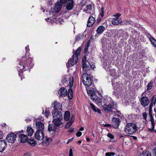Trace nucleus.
<instances>
[{
  "mask_svg": "<svg viewBox=\"0 0 156 156\" xmlns=\"http://www.w3.org/2000/svg\"><path fill=\"white\" fill-rule=\"evenodd\" d=\"M74 78L71 76L69 78V84L70 88L69 90L68 91H67V95L68 98L69 99H72L73 98V92L72 89L73 83V80Z\"/></svg>",
  "mask_w": 156,
  "mask_h": 156,
  "instance_id": "obj_10",
  "label": "nucleus"
},
{
  "mask_svg": "<svg viewBox=\"0 0 156 156\" xmlns=\"http://www.w3.org/2000/svg\"><path fill=\"white\" fill-rule=\"evenodd\" d=\"M79 6V5H76V7H75L74 9V11L73 12V14H76L77 12L79 11V9H77V8H78L77 7V6Z\"/></svg>",
  "mask_w": 156,
  "mask_h": 156,
  "instance_id": "obj_44",
  "label": "nucleus"
},
{
  "mask_svg": "<svg viewBox=\"0 0 156 156\" xmlns=\"http://www.w3.org/2000/svg\"><path fill=\"white\" fill-rule=\"evenodd\" d=\"M120 121L119 118L113 117L112 118V127L115 129H117L120 124Z\"/></svg>",
  "mask_w": 156,
  "mask_h": 156,
  "instance_id": "obj_11",
  "label": "nucleus"
},
{
  "mask_svg": "<svg viewBox=\"0 0 156 156\" xmlns=\"http://www.w3.org/2000/svg\"><path fill=\"white\" fill-rule=\"evenodd\" d=\"M55 126L53 124L49 123L48 126V130L49 132L55 131Z\"/></svg>",
  "mask_w": 156,
  "mask_h": 156,
  "instance_id": "obj_28",
  "label": "nucleus"
},
{
  "mask_svg": "<svg viewBox=\"0 0 156 156\" xmlns=\"http://www.w3.org/2000/svg\"><path fill=\"white\" fill-rule=\"evenodd\" d=\"M75 120V116L74 115H73L71 117V119L70 121L71 122H72V123H73L74 121Z\"/></svg>",
  "mask_w": 156,
  "mask_h": 156,
  "instance_id": "obj_54",
  "label": "nucleus"
},
{
  "mask_svg": "<svg viewBox=\"0 0 156 156\" xmlns=\"http://www.w3.org/2000/svg\"><path fill=\"white\" fill-rule=\"evenodd\" d=\"M115 154V152H109L106 153L105 154V156H114Z\"/></svg>",
  "mask_w": 156,
  "mask_h": 156,
  "instance_id": "obj_40",
  "label": "nucleus"
},
{
  "mask_svg": "<svg viewBox=\"0 0 156 156\" xmlns=\"http://www.w3.org/2000/svg\"><path fill=\"white\" fill-rule=\"evenodd\" d=\"M33 58L31 57L27 58L25 56H23L20 60L18 66L19 68V75L22 77L23 71L29 70L32 68Z\"/></svg>",
  "mask_w": 156,
  "mask_h": 156,
  "instance_id": "obj_2",
  "label": "nucleus"
},
{
  "mask_svg": "<svg viewBox=\"0 0 156 156\" xmlns=\"http://www.w3.org/2000/svg\"><path fill=\"white\" fill-rule=\"evenodd\" d=\"M88 46L87 45H86L85 47L84 53H86L88 51Z\"/></svg>",
  "mask_w": 156,
  "mask_h": 156,
  "instance_id": "obj_52",
  "label": "nucleus"
},
{
  "mask_svg": "<svg viewBox=\"0 0 156 156\" xmlns=\"http://www.w3.org/2000/svg\"><path fill=\"white\" fill-rule=\"evenodd\" d=\"M26 131L27 133V135L29 136H31L34 132V130L29 125L27 127Z\"/></svg>",
  "mask_w": 156,
  "mask_h": 156,
  "instance_id": "obj_26",
  "label": "nucleus"
},
{
  "mask_svg": "<svg viewBox=\"0 0 156 156\" xmlns=\"http://www.w3.org/2000/svg\"><path fill=\"white\" fill-rule=\"evenodd\" d=\"M147 36L151 44L154 47H156V40L149 34H148Z\"/></svg>",
  "mask_w": 156,
  "mask_h": 156,
  "instance_id": "obj_25",
  "label": "nucleus"
},
{
  "mask_svg": "<svg viewBox=\"0 0 156 156\" xmlns=\"http://www.w3.org/2000/svg\"><path fill=\"white\" fill-rule=\"evenodd\" d=\"M142 114L143 119L145 120V122H146L147 121V114L146 112H143Z\"/></svg>",
  "mask_w": 156,
  "mask_h": 156,
  "instance_id": "obj_38",
  "label": "nucleus"
},
{
  "mask_svg": "<svg viewBox=\"0 0 156 156\" xmlns=\"http://www.w3.org/2000/svg\"><path fill=\"white\" fill-rule=\"evenodd\" d=\"M83 37L84 35L83 34H79L76 37V41H79L80 39H83Z\"/></svg>",
  "mask_w": 156,
  "mask_h": 156,
  "instance_id": "obj_33",
  "label": "nucleus"
},
{
  "mask_svg": "<svg viewBox=\"0 0 156 156\" xmlns=\"http://www.w3.org/2000/svg\"><path fill=\"white\" fill-rule=\"evenodd\" d=\"M57 114L55 117H53L54 118L52 122L54 123V125L56 127H59L62 124L61 120L62 119V114L61 112H58Z\"/></svg>",
  "mask_w": 156,
  "mask_h": 156,
  "instance_id": "obj_7",
  "label": "nucleus"
},
{
  "mask_svg": "<svg viewBox=\"0 0 156 156\" xmlns=\"http://www.w3.org/2000/svg\"><path fill=\"white\" fill-rule=\"evenodd\" d=\"M36 127L37 130L41 132V133L43 135L44 128V123L41 121H37L36 122Z\"/></svg>",
  "mask_w": 156,
  "mask_h": 156,
  "instance_id": "obj_13",
  "label": "nucleus"
},
{
  "mask_svg": "<svg viewBox=\"0 0 156 156\" xmlns=\"http://www.w3.org/2000/svg\"><path fill=\"white\" fill-rule=\"evenodd\" d=\"M154 154L155 155H156V146L154 147Z\"/></svg>",
  "mask_w": 156,
  "mask_h": 156,
  "instance_id": "obj_64",
  "label": "nucleus"
},
{
  "mask_svg": "<svg viewBox=\"0 0 156 156\" xmlns=\"http://www.w3.org/2000/svg\"><path fill=\"white\" fill-rule=\"evenodd\" d=\"M82 133L79 131H78L76 133V135L77 137L80 136L82 135Z\"/></svg>",
  "mask_w": 156,
  "mask_h": 156,
  "instance_id": "obj_51",
  "label": "nucleus"
},
{
  "mask_svg": "<svg viewBox=\"0 0 156 156\" xmlns=\"http://www.w3.org/2000/svg\"><path fill=\"white\" fill-rule=\"evenodd\" d=\"M87 93L90 95V98L99 106L101 105L102 108L105 112H113L112 110L114 108L115 103L112 99L109 97H106L103 100V104L102 101V96L101 94H98V96L95 92L92 90H90Z\"/></svg>",
  "mask_w": 156,
  "mask_h": 156,
  "instance_id": "obj_1",
  "label": "nucleus"
},
{
  "mask_svg": "<svg viewBox=\"0 0 156 156\" xmlns=\"http://www.w3.org/2000/svg\"><path fill=\"white\" fill-rule=\"evenodd\" d=\"M67 80L65 76L62 77V84H64L65 83H67Z\"/></svg>",
  "mask_w": 156,
  "mask_h": 156,
  "instance_id": "obj_39",
  "label": "nucleus"
},
{
  "mask_svg": "<svg viewBox=\"0 0 156 156\" xmlns=\"http://www.w3.org/2000/svg\"><path fill=\"white\" fill-rule=\"evenodd\" d=\"M81 50V47H79L76 51L75 53H73L72 58L69 59L66 64V66L68 68H70V65L72 66L76 64L79 59V55L80 54Z\"/></svg>",
  "mask_w": 156,
  "mask_h": 156,
  "instance_id": "obj_3",
  "label": "nucleus"
},
{
  "mask_svg": "<svg viewBox=\"0 0 156 156\" xmlns=\"http://www.w3.org/2000/svg\"><path fill=\"white\" fill-rule=\"evenodd\" d=\"M23 130H22L16 132L15 133H16V134H18L19 133H23Z\"/></svg>",
  "mask_w": 156,
  "mask_h": 156,
  "instance_id": "obj_60",
  "label": "nucleus"
},
{
  "mask_svg": "<svg viewBox=\"0 0 156 156\" xmlns=\"http://www.w3.org/2000/svg\"><path fill=\"white\" fill-rule=\"evenodd\" d=\"M122 22V20L120 18L114 17L112 18V24L118 25L121 24Z\"/></svg>",
  "mask_w": 156,
  "mask_h": 156,
  "instance_id": "obj_21",
  "label": "nucleus"
},
{
  "mask_svg": "<svg viewBox=\"0 0 156 156\" xmlns=\"http://www.w3.org/2000/svg\"><path fill=\"white\" fill-rule=\"evenodd\" d=\"M100 13L99 15L101 16V17H103L104 15V8L103 7H102L100 10Z\"/></svg>",
  "mask_w": 156,
  "mask_h": 156,
  "instance_id": "obj_36",
  "label": "nucleus"
},
{
  "mask_svg": "<svg viewBox=\"0 0 156 156\" xmlns=\"http://www.w3.org/2000/svg\"><path fill=\"white\" fill-rule=\"evenodd\" d=\"M147 36L151 44L154 47H156V40L149 34H148Z\"/></svg>",
  "mask_w": 156,
  "mask_h": 156,
  "instance_id": "obj_24",
  "label": "nucleus"
},
{
  "mask_svg": "<svg viewBox=\"0 0 156 156\" xmlns=\"http://www.w3.org/2000/svg\"><path fill=\"white\" fill-rule=\"evenodd\" d=\"M95 22V19L92 16H90L87 21V26L88 27H91Z\"/></svg>",
  "mask_w": 156,
  "mask_h": 156,
  "instance_id": "obj_18",
  "label": "nucleus"
},
{
  "mask_svg": "<svg viewBox=\"0 0 156 156\" xmlns=\"http://www.w3.org/2000/svg\"><path fill=\"white\" fill-rule=\"evenodd\" d=\"M150 100L149 107L152 108L153 106H155L156 104V95H153L150 98Z\"/></svg>",
  "mask_w": 156,
  "mask_h": 156,
  "instance_id": "obj_20",
  "label": "nucleus"
},
{
  "mask_svg": "<svg viewBox=\"0 0 156 156\" xmlns=\"http://www.w3.org/2000/svg\"><path fill=\"white\" fill-rule=\"evenodd\" d=\"M86 57L85 56H84L82 59V63H86Z\"/></svg>",
  "mask_w": 156,
  "mask_h": 156,
  "instance_id": "obj_49",
  "label": "nucleus"
},
{
  "mask_svg": "<svg viewBox=\"0 0 156 156\" xmlns=\"http://www.w3.org/2000/svg\"><path fill=\"white\" fill-rule=\"evenodd\" d=\"M62 1L63 0H60V2L55 3L54 9L56 12H58L61 10L63 4Z\"/></svg>",
  "mask_w": 156,
  "mask_h": 156,
  "instance_id": "obj_17",
  "label": "nucleus"
},
{
  "mask_svg": "<svg viewBox=\"0 0 156 156\" xmlns=\"http://www.w3.org/2000/svg\"><path fill=\"white\" fill-rule=\"evenodd\" d=\"M62 2L63 4H65L66 8L68 10H72L73 8L75 5L73 0H63Z\"/></svg>",
  "mask_w": 156,
  "mask_h": 156,
  "instance_id": "obj_8",
  "label": "nucleus"
},
{
  "mask_svg": "<svg viewBox=\"0 0 156 156\" xmlns=\"http://www.w3.org/2000/svg\"><path fill=\"white\" fill-rule=\"evenodd\" d=\"M70 112L69 111H66L65 112L64 116V119L66 121H68L69 120L70 118Z\"/></svg>",
  "mask_w": 156,
  "mask_h": 156,
  "instance_id": "obj_30",
  "label": "nucleus"
},
{
  "mask_svg": "<svg viewBox=\"0 0 156 156\" xmlns=\"http://www.w3.org/2000/svg\"><path fill=\"white\" fill-rule=\"evenodd\" d=\"M7 144L5 140H0V152H3L6 148Z\"/></svg>",
  "mask_w": 156,
  "mask_h": 156,
  "instance_id": "obj_14",
  "label": "nucleus"
},
{
  "mask_svg": "<svg viewBox=\"0 0 156 156\" xmlns=\"http://www.w3.org/2000/svg\"><path fill=\"white\" fill-rule=\"evenodd\" d=\"M87 9L88 10H91L92 9V6L90 4L87 6Z\"/></svg>",
  "mask_w": 156,
  "mask_h": 156,
  "instance_id": "obj_55",
  "label": "nucleus"
},
{
  "mask_svg": "<svg viewBox=\"0 0 156 156\" xmlns=\"http://www.w3.org/2000/svg\"><path fill=\"white\" fill-rule=\"evenodd\" d=\"M90 105L93 111L94 112L96 111V109L97 108L92 103H90Z\"/></svg>",
  "mask_w": 156,
  "mask_h": 156,
  "instance_id": "obj_43",
  "label": "nucleus"
},
{
  "mask_svg": "<svg viewBox=\"0 0 156 156\" xmlns=\"http://www.w3.org/2000/svg\"><path fill=\"white\" fill-rule=\"evenodd\" d=\"M25 49H26V52L29 51L30 49H29L28 45H27Z\"/></svg>",
  "mask_w": 156,
  "mask_h": 156,
  "instance_id": "obj_62",
  "label": "nucleus"
},
{
  "mask_svg": "<svg viewBox=\"0 0 156 156\" xmlns=\"http://www.w3.org/2000/svg\"><path fill=\"white\" fill-rule=\"evenodd\" d=\"M102 18V17H101V18L99 17L98 18V19H97V23H99L101 22Z\"/></svg>",
  "mask_w": 156,
  "mask_h": 156,
  "instance_id": "obj_58",
  "label": "nucleus"
},
{
  "mask_svg": "<svg viewBox=\"0 0 156 156\" xmlns=\"http://www.w3.org/2000/svg\"><path fill=\"white\" fill-rule=\"evenodd\" d=\"M45 116L47 118H48V117L49 115L51 114L50 112L48 110H45Z\"/></svg>",
  "mask_w": 156,
  "mask_h": 156,
  "instance_id": "obj_45",
  "label": "nucleus"
},
{
  "mask_svg": "<svg viewBox=\"0 0 156 156\" xmlns=\"http://www.w3.org/2000/svg\"><path fill=\"white\" fill-rule=\"evenodd\" d=\"M90 105L93 111L94 112L96 111V109L97 108L92 103H90Z\"/></svg>",
  "mask_w": 156,
  "mask_h": 156,
  "instance_id": "obj_42",
  "label": "nucleus"
},
{
  "mask_svg": "<svg viewBox=\"0 0 156 156\" xmlns=\"http://www.w3.org/2000/svg\"><path fill=\"white\" fill-rule=\"evenodd\" d=\"M152 108L149 107V116L150 117V118H153L152 115Z\"/></svg>",
  "mask_w": 156,
  "mask_h": 156,
  "instance_id": "obj_37",
  "label": "nucleus"
},
{
  "mask_svg": "<svg viewBox=\"0 0 156 156\" xmlns=\"http://www.w3.org/2000/svg\"><path fill=\"white\" fill-rule=\"evenodd\" d=\"M103 126L104 127H112V126L111 124H103Z\"/></svg>",
  "mask_w": 156,
  "mask_h": 156,
  "instance_id": "obj_56",
  "label": "nucleus"
},
{
  "mask_svg": "<svg viewBox=\"0 0 156 156\" xmlns=\"http://www.w3.org/2000/svg\"><path fill=\"white\" fill-rule=\"evenodd\" d=\"M144 156H151V154L149 151H146L145 152Z\"/></svg>",
  "mask_w": 156,
  "mask_h": 156,
  "instance_id": "obj_48",
  "label": "nucleus"
},
{
  "mask_svg": "<svg viewBox=\"0 0 156 156\" xmlns=\"http://www.w3.org/2000/svg\"><path fill=\"white\" fill-rule=\"evenodd\" d=\"M82 67L83 70L87 71V70H89V66L87 65L86 63H82Z\"/></svg>",
  "mask_w": 156,
  "mask_h": 156,
  "instance_id": "obj_32",
  "label": "nucleus"
},
{
  "mask_svg": "<svg viewBox=\"0 0 156 156\" xmlns=\"http://www.w3.org/2000/svg\"><path fill=\"white\" fill-rule=\"evenodd\" d=\"M73 137L71 139H68V142L66 143L67 144H69V143L71 142V141H72L73 140Z\"/></svg>",
  "mask_w": 156,
  "mask_h": 156,
  "instance_id": "obj_63",
  "label": "nucleus"
},
{
  "mask_svg": "<svg viewBox=\"0 0 156 156\" xmlns=\"http://www.w3.org/2000/svg\"><path fill=\"white\" fill-rule=\"evenodd\" d=\"M107 136L108 137L112 139H113L114 138V136L111 133H108Z\"/></svg>",
  "mask_w": 156,
  "mask_h": 156,
  "instance_id": "obj_46",
  "label": "nucleus"
},
{
  "mask_svg": "<svg viewBox=\"0 0 156 156\" xmlns=\"http://www.w3.org/2000/svg\"><path fill=\"white\" fill-rule=\"evenodd\" d=\"M116 111H113V112L115 113L114 115L117 116V117H118L119 118V117L121 118L122 116V114L121 113L120 111L117 110L116 109Z\"/></svg>",
  "mask_w": 156,
  "mask_h": 156,
  "instance_id": "obj_31",
  "label": "nucleus"
},
{
  "mask_svg": "<svg viewBox=\"0 0 156 156\" xmlns=\"http://www.w3.org/2000/svg\"><path fill=\"white\" fill-rule=\"evenodd\" d=\"M42 140H43V141L45 142L47 145H49L50 144V142L51 140V138H48L47 137H46L45 138L44 137V139Z\"/></svg>",
  "mask_w": 156,
  "mask_h": 156,
  "instance_id": "obj_34",
  "label": "nucleus"
},
{
  "mask_svg": "<svg viewBox=\"0 0 156 156\" xmlns=\"http://www.w3.org/2000/svg\"><path fill=\"white\" fill-rule=\"evenodd\" d=\"M41 133V132L37 130L35 134V138L37 140H41L44 139V134L43 133V135Z\"/></svg>",
  "mask_w": 156,
  "mask_h": 156,
  "instance_id": "obj_16",
  "label": "nucleus"
},
{
  "mask_svg": "<svg viewBox=\"0 0 156 156\" xmlns=\"http://www.w3.org/2000/svg\"><path fill=\"white\" fill-rule=\"evenodd\" d=\"M19 141L21 143H25L28 140V137L27 136L23 134H20L19 136Z\"/></svg>",
  "mask_w": 156,
  "mask_h": 156,
  "instance_id": "obj_19",
  "label": "nucleus"
},
{
  "mask_svg": "<svg viewBox=\"0 0 156 156\" xmlns=\"http://www.w3.org/2000/svg\"><path fill=\"white\" fill-rule=\"evenodd\" d=\"M150 121L151 122V128L148 129V131L151 133H153L154 132L156 133V130L154 129L155 126V123L153 118H150Z\"/></svg>",
  "mask_w": 156,
  "mask_h": 156,
  "instance_id": "obj_22",
  "label": "nucleus"
},
{
  "mask_svg": "<svg viewBox=\"0 0 156 156\" xmlns=\"http://www.w3.org/2000/svg\"><path fill=\"white\" fill-rule=\"evenodd\" d=\"M53 105L54 109L52 112V115L53 117H55L58 112H61L62 110L61 107L62 106L60 103L57 102L56 101H55L53 104H52V105Z\"/></svg>",
  "mask_w": 156,
  "mask_h": 156,
  "instance_id": "obj_6",
  "label": "nucleus"
},
{
  "mask_svg": "<svg viewBox=\"0 0 156 156\" xmlns=\"http://www.w3.org/2000/svg\"><path fill=\"white\" fill-rule=\"evenodd\" d=\"M60 97H64L66 96L67 95V90L64 87L60 88L58 92Z\"/></svg>",
  "mask_w": 156,
  "mask_h": 156,
  "instance_id": "obj_15",
  "label": "nucleus"
},
{
  "mask_svg": "<svg viewBox=\"0 0 156 156\" xmlns=\"http://www.w3.org/2000/svg\"><path fill=\"white\" fill-rule=\"evenodd\" d=\"M144 93H143L141 95L143 96L140 99L139 101L141 105L144 107H145L147 106L150 103V100L149 98L147 96H144L143 95Z\"/></svg>",
  "mask_w": 156,
  "mask_h": 156,
  "instance_id": "obj_9",
  "label": "nucleus"
},
{
  "mask_svg": "<svg viewBox=\"0 0 156 156\" xmlns=\"http://www.w3.org/2000/svg\"><path fill=\"white\" fill-rule=\"evenodd\" d=\"M74 131V129L73 128H71L69 130H68V131L70 133H72Z\"/></svg>",
  "mask_w": 156,
  "mask_h": 156,
  "instance_id": "obj_61",
  "label": "nucleus"
},
{
  "mask_svg": "<svg viewBox=\"0 0 156 156\" xmlns=\"http://www.w3.org/2000/svg\"><path fill=\"white\" fill-rule=\"evenodd\" d=\"M86 1L84 0H82L80 2V5H81V7H83L84 6L86 5Z\"/></svg>",
  "mask_w": 156,
  "mask_h": 156,
  "instance_id": "obj_41",
  "label": "nucleus"
},
{
  "mask_svg": "<svg viewBox=\"0 0 156 156\" xmlns=\"http://www.w3.org/2000/svg\"><path fill=\"white\" fill-rule=\"evenodd\" d=\"M147 36L151 44L154 47H156V40L149 34H148Z\"/></svg>",
  "mask_w": 156,
  "mask_h": 156,
  "instance_id": "obj_23",
  "label": "nucleus"
},
{
  "mask_svg": "<svg viewBox=\"0 0 156 156\" xmlns=\"http://www.w3.org/2000/svg\"><path fill=\"white\" fill-rule=\"evenodd\" d=\"M82 80L86 88L90 87L93 83L90 75L87 73H84L83 74Z\"/></svg>",
  "mask_w": 156,
  "mask_h": 156,
  "instance_id": "obj_5",
  "label": "nucleus"
},
{
  "mask_svg": "<svg viewBox=\"0 0 156 156\" xmlns=\"http://www.w3.org/2000/svg\"><path fill=\"white\" fill-rule=\"evenodd\" d=\"M27 142V143H29L31 146H35L36 144V141L32 139H28Z\"/></svg>",
  "mask_w": 156,
  "mask_h": 156,
  "instance_id": "obj_29",
  "label": "nucleus"
},
{
  "mask_svg": "<svg viewBox=\"0 0 156 156\" xmlns=\"http://www.w3.org/2000/svg\"><path fill=\"white\" fill-rule=\"evenodd\" d=\"M138 128L135 124L130 122L127 123L125 126L124 131L126 133L131 135L134 134L137 131Z\"/></svg>",
  "mask_w": 156,
  "mask_h": 156,
  "instance_id": "obj_4",
  "label": "nucleus"
},
{
  "mask_svg": "<svg viewBox=\"0 0 156 156\" xmlns=\"http://www.w3.org/2000/svg\"><path fill=\"white\" fill-rule=\"evenodd\" d=\"M3 137V134L2 132L0 131V139H2Z\"/></svg>",
  "mask_w": 156,
  "mask_h": 156,
  "instance_id": "obj_59",
  "label": "nucleus"
},
{
  "mask_svg": "<svg viewBox=\"0 0 156 156\" xmlns=\"http://www.w3.org/2000/svg\"><path fill=\"white\" fill-rule=\"evenodd\" d=\"M122 23H123V24L126 25L130 24V22L128 20H124L123 21Z\"/></svg>",
  "mask_w": 156,
  "mask_h": 156,
  "instance_id": "obj_47",
  "label": "nucleus"
},
{
  "mask_svg": "<svg viewBox=\"0 0 156 156\" xmlns=\"http://www.w3.org/2000/svg\"><path fill=\"white\" fill-rule=\"evenodd\" d=\"M153 82L151 81L147 85V90L149 91L152 88L153 86Z\"/></svg>",
  "mask_w": 156,
  "mask_h": 156,
  "instance_id": "obj_35",
  "label": "nucleus"
},
{
  "mask_svg": "<svg viewBox=\"0 0 156 156\" xmlns=\"http://www.w3.org/2000/svg\"><path fill=\"white\" fill-rule=\"evenodd\" d=\"M16 135L13 133H11L8 134L6 139L7 141L9 143H14L16 139Z\"/></svg>",
  "mask_w": 156,
  "mask_h": 156,
  "instance_id": "obj_12",
  "label": "nucleus"
},
{
  "mask_svg": "<svg viewBox=\"0 0 156 156\" xmlns=\"http://www.w3.org/2000/svg\"><path fill=\"white\" fill-rule=\"evenodd\" d=\"M121 15L119 13H117L115 15H113L114 17L120 18L119 17L121 16Z\"/></svg>",
  "mask_w": 156,
  "mask_h": 156,
  "instance_id": "obj_50",
  "label": "nucleus"
},
{
  "mask_svg": "<svg viewBox=\"0 0 156 156\" xmlns=\"http://www.w3.org/2000/svg\"><path fill=\"white\" fill-rule=\"evenodd\" d=\"M105 29V28L103 26H100L96 30L97 33L98 34H101L103 32Z\"/></svg>",
  "mask_w": 156,
  "mask_h": 156,
  "instance_id": "obj_27",
  "label": "nucleus"
},
{
  "mask_svg": "<svg viewBox=\"0 0 156 156\" xmlns=\"http://www.w3.org/2000/svg\"><path fill=\"white\" fill-rule=\"evenodd\" d=\"M94 112H97L100 114H101V111L100 110L97 108H96V111H95Z\"/></svg>",
  "mask_w": 156,
  "mask_h": 156,
  "instance_id": "obj_57",
  "label": "nucleus"
},
{
  "mask_svg": "<svg viewBox=\"0 0 156 156\" xmlns=\"http://www.w3.org/2000/svg\"><path fill=\"white\" fill-rule=\"evenodd\" d=\"M69 156H73V150L72 149H70L69 151Z\"/></svg>",
  "mask_w": 156,
  "mask_h": 156,
  "instance_id": "obj_53",
  "label": "nucleus"
}]
</instances>
